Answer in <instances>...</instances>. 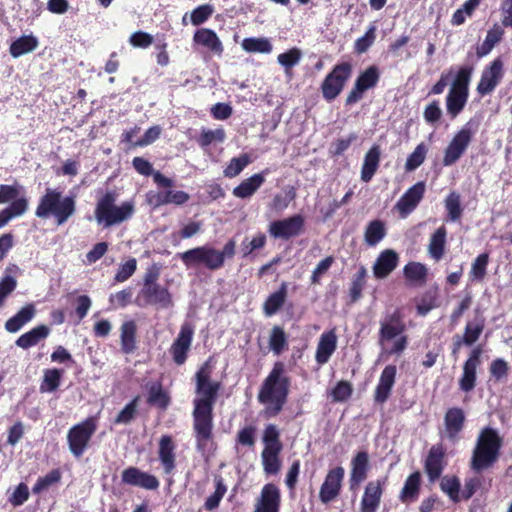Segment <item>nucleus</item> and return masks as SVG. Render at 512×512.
Here are the masks:
<instances>
[{"mask_svg": "<svg viewBox=\"0 0 512 512\" xmlns=\"http://www.w3.org/2000/svg\"><path fill=\"white\" fill-rule=\"evenodd\" d=\"M250 162V156L246 153L241 154L239 157H234L224 169V175L228 178H234L238 176Z\"/></svg>", "mask_w": 512, "mask_h": 512, "instance_id": "obj_51", "label": "nucleus"}, {"mask_svg": "<svg viewBox=\"0 0 512 512\" xmlns=\"http://www.w3.org/2000/svg\"><path fill=\"white\" fill-rule=\"evenodd\" d=\"M242 48L249 53H270L272 44L267 38H245L242 41Z\"/></svg>", "mask_w": 512, "mask_h": 512, "instance_id": "obj_48", "label": "nucleus"}, {"mask_svg": "<svg viewBox=\"0 0 512 512\" xmlns=\"http://www.w3.org/2000/svg\"><path fill=\"white\" fill-rule=\"evenodd\" d=\"M214 484H215V491L212 495H210L205 503L204 508L207 511L215 510L219 507L221 500L225 496L227 492V486L225 484V481L221 475H215L214 476Z\"/></svg>", "mask_w": 512, "mask_h": 512, "instance_id": "obj_42", "label": "nucleus"}, {"mask_svg": "<svg viewBox=\"0 0 512 512\" xmlns=\"http://www.w3.org/2000/svg\"><path fill=\"white\" fill-rule=\"evenodd\" d=\"M38 44V39L34 35H23L12 42L9 52L13 58H18L34 51L38 47Z\"/></svg>", "mask_w": 512, "mask_h": 512, "instance_id": "obj_38", "label": "nucleus"}, {"mask_svg": "<svg viewBox=\"0 0 512 512\" xmlns=\"http://www.w3.org/2000/svg\"><path fill=\"white\" fill-rule=\"evenodd\" d=\"M140 396H135L130 402H128L124 408L117 414L114 419L115 424L127 425L131 423L138 414V405Z\"/></svg>", "mask_w": 512, "mask_h": 512, "instance_id": "obj_46", "label": "nucleus"}, {"mask_svg": "<svg viewBox=\"0 0 512 512\" xmlns=\"http://www.w3.org/2000/svg\"><path fill=\"white\" fill-rule=\"evenodd\" d=\"M357 139L358 135L356 133H350L346 138H339L335 140L331 144L330 153L333 156L342 155Z\"/></svg>", "mask_w": 512, "mask_h": 512, "instance_id": "obj_61", "label": "nucleus"}, {"mask_svg": "<svg viewBox=\"0 0 512 512\" xmlns=\"http://www.w3.org/2000/svg\"><path fill=\"white\" fill-rule=\"evenodd\" d=\"M304 224V217L296 214L282 220L272 221L268 226V232L274 239L289 240L303 231Z\"/></svg>", "mask_w": 512, "mask_h": 512, "instance_id": "obj_14", "label": "nucleus"}, {"mask_svg": "<svg viewBox=\"0 0 512 512\" xmlns=\"http://www.w3.org/2000/svg\"><path fill=\"white\" fill-rule=\"evenodd\" d=\"M194 43L204 46L216 55L223 53V45L219 37L209 28L198 29L193 35Z\"/></svg>", "mask_w": 512, "mask_h": 512, "instance_id": "obj_31", "label": "nucleus"}, {"mask_svg": "<svg viewBox=\"0 0 512 512\" xmlns=\"http://www.w3.org/2000/svg\"><path fill=\"white\" fill-rule=\"evenodd\" d=\"M301 57V50L297 47H293L288 51L279 54L277 57V61L281 66L284 67L286 75H290L292 68L299 63Z\"/></svg>", "mask_w": 512, "mask_h": 512, "instance_id": "obj_47", "label": "nucleus"}, {"mask_svg": "<svg viewBox=\"0 0 512 512\" xmlns=\"http://www.w3.org/2000/svg\"><path fill=\"white\" fill-rule=\"evenodd\" d=\"M503 29L499 25H494L486 35L484 42L477 48L479 57L486 56L491 52L493 47L502 39Z\"/></svg>", "mask_w": 512, "mask_h": 512, "instance_id": "obj_44", "label": "nucleus"}, {"mask_svg": "<svg viewBox=\"0 0 512 512\" xmlns=\"http://www.w3.org/2000/svg\"><path fill=\"white\" fill-rule=\"evenodd\" d=\"M353 393V385L346 380L337 382L330 392L333 402H346Z\"/></svg>", "mask_w": 512, "mask_h": 512, "instance_id": "obj_55", "label": "nucleus"}, {"mask_svg": "<svg viewBox=\"0 0 512 512\" xmlns=\"http://www.w3.org/2000/svg\"><path fill=\"white\" fill-rule=\"evenodd\" d=\"M353 67L350 62H340L323 79L320 90L327 102L334 101L344 90L352 76Z\"/></svg>", "mask_w": 512, "mask_h": 512, "instance_id": "obj_9", "label": "nucleus"}, {"mask_svg": "<svg viewBox=\"0 0 512 512\" xmlns=\"http://www.w3.org/2000/svg\"><path fill=\"white\" fill-rule=\"evenodd\" d=\"M177 256L187 268L203 266L210 271H217L224 267L219 250L209 244L178 253Z\"/></svg>", "mask_w": 512, "mask_h": 512, "instance_id": "obj_8", "label": "nucleus"}, {"mask_svg": "<svg viewBox=\"0 0 512 512\" xmlns=\"http://www.w3.org/2000/svg\"><path fill=\"white\" fill-rule=\"evenodd\" d=\"M29 495L28 486L25 483H20L9 497V502L14 507L21 506L29 499Z\"/></svg>", "mask_w": 512, "mask_h": 512, "instance_id": "obj_64", "label": "nucleus"}, {"mask_svg": "<svg viewBox=\"0 0 512 512\" xmlns=\"http://www.w3.org/2000/svg\"><path fill=\"white\" fill-rule=\"evenodd\" d=\"M446 229L444 226L439 227L431 236L428 246V252L431 258L439 261L445 252Z\"/></svg>", "mask_w": 512, "mask_h": 512, "instance_id": "obj_40", "label": "nucleus"}, {"mask_svg": "<svg viewBox=\"0 0 512 512\" xmlns=\"http://www.w3.org/2000/svg\"><path fill=\"white\" fill-rule=\"evenodd\" d=\"M225 139V131L222 128L216 130L202 129L197 143L201 147H207L213 142H223Z\"/></svg>", "mask_w": 512, "mask_h": 512, "instance_id": "obj_59", "label": "nucleus"}, {"mask_svg": "<svg viewBox=\"0 0 512 512\" xmlns=\"http://www.w3.org/2000/svg\"><path fill=\"white\" fill-rule=\"evenodd\" d=\"M291 378L286 374L285 364L276 361L266 378L263 380L257 399L264 404L267 417L277 416L288 401Z\"/></svg>", "mask_w": 512, "mask_h": 512, "instance_id": "obj_2", "label": "nucleus"}, {"mask_svg": "<svg viewBox=\"0 0 512 512\" xmlns=\"http://www.w3.org/2000/svg\"><path fill=\"white\" fill-rule=\"evenodd\" d=\"M121 482L125 485L139 487L145 490H157L160 486L158 478L137 467L129 466L121 473Z\"/></svg>", "mask_w": 512, "mask_h": 512, "instance_id": "obj_18", "label": "nucleus"}, {"mask_svg": "<svg viewBox=\"0 0 512 512\" xmlns=\"http://www.w3.org/2000/svg\"><path fill=\"white\" fill-rule=\"evenodd\" d=\"M337 349V335L335 328L321 334L315 353L317 364H326Z\"/></svg>", "mask_w": 512, "mask_h": 512, "instance_id": "obj_24", "label": "nucleus"}, {"mask_svg": "<svg viewBox=\"0 0 512 512\" xmlns=\"http://www.w3.org/2000/svg\"><path fill=\"white\" fill-rule=\"evenodd\" d=\"M268 172V169H265L260 173L253 174L251 177L244 179L238 186L233 189V195L240 199H248L252 197L255 192L264 184L265 174Z\"/></svg>", "mask_w": 512, "mask_h": 512, "instance_id": "obj_28", "label": "nucleus"}, {"mask_svg": "<svg viewBox=\"0 0 512 512\" xmlns=\"http://www.w3.org/2000/svg\"><path fill=\"white\" fill-rule=\"evenodd\" d=\"M170 401V396L163 389L161 382H154L149 386L147 396V403L149 405L165 410L168 408Z\"/></svg>", "mask_w": 512, "mask_h": 512, "instance_id": "obj_39", "label": "nucleus"}, {"mask_svg": "<svg viewBox=\"0 0 512 512\" xmlns=\"http://www.w3.org/2000/svg\"><path fill=\"white\" fill-rule=\"evenodd\" d=\"M384 481L376 480L367 483L361 502V512H376L380 506Z\"/></svg>", "mask_w": 512, "mask_h": 512, "instance_id": "obj_21", "label": "nucleus"}, {"mask_svg": "<svg viewBox=\"0 0 512 512\" xmlns=\"http://www.w3.org/2000/svg\"><path fill=\"white\" fill-rule=\"evenodd\" d=\"M62 371L56 368L44 371L43 381L40 385V392H53L60 385Z\"/></svg>", "mask_w": 512, "mask_h": 512, "instance_id": "obj_49", "label": "nucleus"}, {"mask_svg": "<svg viewBox=\"0 0 512 512\" xmlns=\"http://www.w3.org/2000/svg\"><path fill=\"white\" fill-rule=\"evenodd\" d=\"M438 306V287L433 285L423 294L418 303V314L425 315Z\"/></svg>", "mask_w": 512, "mask_h": 512, "instance_id": "obj_50", "label": "nucleus"}, {"mask_svg": "<svg viewBox=\"0 0 512 512\" xmlns=\"http://www.w3.org/2000/svg\"><path fill=\"white\" fill-rule=\"evenodd\" d=\"M288 295V284L282 282L278 290L271 293L264 301L262 309L266 316L275 315L285 304Z\"/></svg>", "mask_w": 512, "mask_h": 512, "instance_id": "obj_33", "label": "nucleus"}, {"mask_svg": "<svg viewBox=\"0 0 512 512\" xmlns=\"http://www.w3.org/2000/svg\"><path fill=\"white\" fill-rule=\"evenodd\" d=\"M380 79L379 68L371 65L361 72L355 80L354 86L348 93L345 105L352 106L363 98L365 91L374 88Z\"/></svg>", "mask_w": 512, "mask_h": 512, "instance_id": "obj_12", "label": "nucleus"}, {"mask_svg": "<svg viewBox=\"0 0 512 512\" xmlns=\"http://www.w3.org/2000/svg\"><path fill=\"white\" fill-rule=\"evenodd\" d=\"M62 478V473L60 469H52L45 476L39 477L36 483L32 487V493L35 495L41 494L43 491L47 490L50 486L57 484L60 482Z\"/></svg>", "mask_w": 512, "mask_h": 512, "instance_id": "obj_45", "label": "nucleus"}, {"mask_svg": "<svg viewBox=\"0 0 512 512\" xmlns=\"http://www.w3.org/2000/svg\"><path fill=\"white\" fill-rule=\"evenodd\" d=\"M212 372V357H209L194 376L196 397L193 399L192 418L195 445L199 452L206 451L214 438L213 410L221 389V382L212 380Z\"/></svg>", "mask_w": 512, "mask_h": 512, "instance_id": "obj_1", "label": "nucleus"}, {"mask_svg": "<svg viewBox=\"0 0 512 512\" xmlns=\"http://www.w3.org/2000/svg\"><path fill=\"white\" fill-rule=\"evenodd\" d=\"M137 325L134 320L122 323L120 327L121 350L125 354H131L136 349Z\"/></svg>", "mask_w": 512, "mask_h": 512, "instance_id": "obj_36", "label": "nucleus"}, {"mask_svg": "<svg viewBox=\"0 0 512 512\" xmlns=\"http://www.w3.org/2000/svg\"><path fill=\"white\" fill-rule=\"evenodd\" d=\"M440 487L451 500L458 502L460 500V481L455 476H445L442 478Z\"/></svg>", "mask_w": 512, "mask_h": 512, "instance_id": "obj_54", "label": "nucleus"}, {"mask_svg": "<svg viewBox=\"0 0 512 512\" xmlns=\"http://www.w3.org/2000/svg\"><path fill=\"white\" fill-rule=\"evenodd\" d=\"M194 336V327L191 323L185 322L181 325L178 336L173 341L169 353L177 365H183L191 349Z\"/></svg>", "mask_w": 512, "mask_h": 512, "instance_id": "obj_15", "label": "nucleus"}, {"mask_svg": "<svg viewBox=\"0 0 512 512\" xmlns=\"http://www.w3.org/2000/svg\"><path fill=\"white\" fill-rule=\"evenodd\" d=\"M416 208V184L412 185L398 200L395 209L400 217H407Z\"/></svg>", "mask_w": 512, "mask_h": 512, "instance_id": "obj_43", "label": "nucleus"}, {"mask_svg": "<svg viewBox=\"0 0 512 512\" xmlns=\"http://www.w3.org/2000/svg\"><path fill=\"white\" fill-rule=\"evenodd\" d=\"M370 469L369 455L367 451H359L351 460L350 487L359 486L366 480Z\"/></svg>", "mask_w": 512, "mask_h": 512, "instance_id": "obj_26", "label": "nucleus"}, {"mask_svg": "<svg viewBox=\"0 0 512 512\" xmlns=\"http://www.w3.org/2000/svg\"><path fill=\"white\" fill-rule=\"evenodd\" d=\"M190 196L185 191H174V190H167L163 193H160L158 195V203L159 204H176V205H182L186 203L189 200Z\"/></svg>", "mask_w": 512, "mask_h": 512, "instance_id": "obj_57", "label": "nucleus"}, {"mask_svg": "<svg viewBox=\"0 0 512 512\" xmlns=\"http://www.w3.org/2000/svg\"><path fill=\"white\" fill-rule=\"evenodd\" d=\"M396 373L397 369L394 365H387L383 369L379 378V382L375 388V403L383 404L388 400L395 383Z\"/></svg>", "mask_w": 512, "mask_h": 512, "instance_id": "obj_22", "label": "nucleus"}, {"mask_svg": "<svg viewBox=\"0 0 512 512\" xmlns=\"http://www.w3.org/2000/svg\"><path fill=\"white\" fill-rule=\"evenodd\" d=\"M404 314L402 308L388 309L380 321L379 338L384 346L395 339L391 354H399L406 348L407 339L403 335L405 331Z\"/></svg>", "mask_w": 512, "mask_h": 512, "instance_id": "obj_5", "label": "nucleus"}, {"mask_svg": "<svg viewBox=\"0 0 512 512\" xmlns=\"http://www.w3.org/2000/svg\"><path fill=\"white\" fill-rule=\"evenodd\" d=\"M376 39V26L371 25L365 34L358 38L354 44V51L358 54L365 53Z\"/></svg>", "mask_w": 512, "mask_h": 512, "instance_id": "obj_60", "label": "nucleus"}, {"mask_svg": "<svg viewBox=\"0 0 512 512\" xmlns=\"http://www.w3.org/2000/svg\"><path fill=\"white\" fill-rule=\"evenodd\" d=\"M465 421V415L461 408H450L444 418V435L450 440H455L461 432Z\"/></svg>", "mask_w": 512, "mask_h": 512, "instance_id": "obj_29", "label": "nucleus"}, {"mask_svg": "<svg viewBox=\"0 0 512 512\" xmlns=\"http://www.w3.org/2000/svg\"><path fill=\"white\" fill-rule=\"evenodd\" d=\"M267 237L264 233L259 232L251 240L246 237L241 243V251L244 257L251 255L254 251L264 248Z\"/></svg>", "mask_w": 512, "mask_h": 512, "instance_id": "obj_52", "label": "nucleus"}, {"mask_svg": "<svg viewBox=\"0 0 512 512\" xmlns=\"http://www.w3.org/2000/svg\"><path fill=\"white\" fill-rule=\"evenodd\" d=\"M36 314L34 304H26L14 316L5 322V329L9 333L18 332L24 325L30 322Z\"/></svg>", "mask_w": 512, "mask_h": 512, "instance_id": "obj_34", "label": "nucleus"}, {"mask_svg": "<svg viewBox=\"0 0 512 512\" xmlns=\"http://www.w3.org/2000/svg\"><path fill=\"white\" fill-rule=\"evenodd\" d=\"M132 295V288L127 287L121 291L116 292L115 294H111L109 297V302L115 307L124 308L131 303Z\"/></svg>", "mask_w": 512, "mask_h": 512, "instance_id": "obj_62", "label": "nucleus"}, {"mask_svg": "<svg viewBox=\"0 0 512 512\" xmlns=\"http://www.w3.org/2000/svg\"><path fill=\"white\" fill-rule=\"evenodd\" d=\"M50 334V328L44 324L38 325L22 334L15 341L16 346L27 350L45 340Z\"/></svg>", "mask_w": 512, "mask_h": 512, "instance_id": "obj_32", "label": "nucleus"}, {"mask_svg": "<svg viewBox=\"0 0 512 512\" xmlns=\"http://www.w3.org/2000/svg\"><path fill=\"white\" fill-rule=\"evenodd\" d=\"M387 235L384 221L375 219L370 221L364 230V242L368 247L377 246Z\"/></svg>", "mask_w": 512, "mask_h": 512, "instance_id": "obj_35", "label": "nucleus"}, {"mask_svg": "<svg viewBox=\"0 0 512 512\" xmlns=\"http://www.w3.org/2000/svg\"><path fill=\"white\" fill-rule=\"evenodd\" d=\"M481 349L475 348L463 366V374L459 380V387L464 392H470L475 387L476 369L480 364Z\"/></svg>", "mask_w": 512, "mask_h": 512, "instance_id": "obj_23", "label": "nucleus"}, {"mask_svg": "<svg viewBox=\"0 0 512 512\" xmlns=\"http://www.w3.org/2000/svg\"><path fill=\"white\" fill-rule=\"evenodd\" d=\"M96 429L97 423L93 417H88L69 429L67 433V442L69 450L75 458L83 456L84 452L89 447Z\"/></svg>", "mask_w": 512, "mask_h": 512, "instance_id": "obj_10", "label": "nucleus"}, {"mask_svg": "<svg viewBox=\"0 0 512 512\" xmlns=\"http://www.w3.org/2000/svg\"><path fill=\"white\" fill-rule=\"evenodd\" d=\"M280 506V489L273 483H267L261 489L253 512H280Z\"/></svg>", "mask_w": 512, "mask_h": 512, "instance_id": "obj_19", "label": "nucleus"}, {"mask_svg": "<svg viewBox=\"0 0 512 512\" xmlns=\"http://www.w3.org/2000/svg\"><path fill=\"white\" fill-rule=\"evenodd\" d=\"M176 443L171 435H162L159 439L158 458L165 474H171L176 467Z\"/></svg>", "mask_w": 512, "mask_h": 512, "instance_id": "obj_20", "label": "nucleus"}, {"mask_svg": "<svg viewBox=\"0 0 512 512\" xmlns=\"http://www.w3.org/2000/svg\"><path fill=\"white\" fill-rule=\"evenodd\" d=\"M76 212V197L64 196L57 188H46L35 210L40 219L53 218L58 226L65 224Z\"/></svg>", "mask_w": 512, "mask_h": 512, "instance_id": "obj_3", "label": "nucleus"}, {"mask_svg": "<svg viewBox=\"0 0 512 512\" xmlns=\"http://www.w3.org/2000/svg\"><path fill=\"white\" fill-rule=\"evenodd\" d=\"M213 14V7L209 4L200 5L195 8L191 13V22L193 25L198 26L206 22Z\"/></svg>", "mask_w": 512, "mask_h": 512, "instance_id": "obj_63", "label": "nucleus"}, {"mask_svg": "<svg viewBox=\"0 0 512 512\" xmlns=\"http://www.w3.org/2000/svg\"><path fill=\"white\" fill-rule=\"evenodd\" d=\"M398 254L392 249L382 251L373 265L374 276L378 279L386 278L398 265Z\"/></svg>", "mask_w": 512, "mask_h": 512, "instance_id": "obj_27", "label": "nucleus"}, {"mask_svg": "<svg viewBox=\"0 0 512 512\" xmlns=\"http://www.w3.org/2000/svg\"><path fill=\"white\" fill-rule=\"evenodd\" d=\"M503 76V62L500 58H496L483 69L476 88L478 94L481 96L491 94L499 85Z\"/></svg>", "mask_w": 512, "mask_h": 512, "instance_id": "obj_16", "label": "nucleus"}, {"mask_svg": "<svg viewBox=\"0 0 512 512\" xmlns=\"http://www.w3.org/2000/svg\"><path fill=\"white\" fill-rule=\"evenodd\" d=\"M500 446L501 439L496 430L492 428L483 429L474 449L473 468L480 470L493 463L497 459Z\"/></svg>", "mask_w": 512, "mask_h": 512, "instance_id": "obj_6", "label": "nucleus"}, {"mask_svg": "<svg viewBox=\"0 0 512 512\" xmlns=\"http://www.w3.org/2000/svg\"><path fill=\"white\" fill-rule=\"evenodd\" d=\"M489 262V255L487 253L480 254L472 263L469 273L472 281H481L486 275L487 265Z\"/></svg>", "mask_w": 512, "mask_h": 512, "instance_id": "obj_53", "label": "nucleus"}, {"mask_svg": "<svg viewBox=\"0 0 512 512\" xmlns=\"http://www.w3.org/2000/svg\"><path fill=\"white\" fill-rule=\"evenodd\" d=\"M475 133L476 127L472 121L462 126L445 149L443 157V164L445 166H451L461 158L470 145Z\"/></svg>", "mask_w": 512, "mask_h": 512, "instance_id": "obj_11", "label": "nucleus"}, {"mask_svg": "<svg viewBox=\"0 0 512 512\" xmlns=\"http://www.w3.org/2000/svg\"><path fill=\"white\" fill-rule=\"evenodd\" d=\"M262 440L264 443L261 453L263 469L266 474L275 475L281 468L279 455L283 449L280 431L277 426L268 424L263 431Z\"/></svg>", "mask_w": 512, "mask_h": 512, "instance_id": "obj_7", "label": "nucleus"}, {"mask_svg": "<svg viewBox=\"0 0 512 512\" xmlns=\"http://www.w3.org/2000/svg\"><path fill=\"white\" fill-rule=\"evenodd\" d=\"M448 217L451 221H457L462 215V207L459 194L451 192L445 201Z\"/></svg>", "mask_w": 512, "mask_h": 512, "instance_id": "obj_58", "label": "nucleus"}, {"mask_svg": "<svg viewBox=\"0 0 512 512\" xmlns=\"http://www.w3.org/2000/svg\"><path fill=\"white\" fill-rule=\"evenodd\" d=\"M135 302L139 307L151 305L163 309H167L173 305L172 296L168 288L160 284L142 286Z\"/></svg>", "mask_w": 512, "mask_h": 512, "instance_id": "obj_13", "label": "nucleus"}, {"mask_svg": "<svg viewBox=\"0 0 512 512\" xmlns=\"http://www.w3.org/2000/svg\"><path fill=\"white\" fill-rule=\"evenodd\" d=\"M117 193L107 191L96 203L94 217L98 225L105 228L121 224L129 220L135 211L133 202L125 201L116 205Z\"/></svg>", "mask_w": 512, "mask_h": 512, "instance_id": "obj_4", "label": "nucleus"}, {"mask_svg": "<svg viewBox=\"0 0 512 512\" xmlns=\"http://www.w3.org/2000/svg\"><path fill=\"white\" fill-rule=\"evenodd\" d=\"M468 92L451 88L447 95V111L452 117H456L466 105Z\"/></svg>", "mask_w": 512, "mask_h": 512, "instance_id": "obj_41", "label": "nucleus"}, {"mask_svg": "<svg viewBox=\"0 0 512 512\" xmlns=\"http://www.w3.org/2000/svg\"><path fill=\"white\" fill-rule=\"evenodd\" d=\"M137 270V260L130 257L125 263H121L114 276L115 283L127 281Z\"/></svg>", "mask_w": 512, "mask_h": 512, "instance_id": "obj_56", "label": "nucleus"}, {"mask_svg": "<svg viewBox=\"0 0 512 512\" xmlns=\"http://www.w3.org/2000/svg\"><path fill=\"white\" fill-rule=\"evenodd\" d=\"M381 159V149L379 145H373L365 154L361 167L360 178L363 182L368 183L376 174Z\"/></svg>", "mask_w": 512, "mask_h": 512, "instance_id": "obj_30", "label": "nucleus"}, {"mask_svg": "<svg viewBox=\"0 0 512 512\" xmlns=\"http://www.w3.org/2000/svg\"><path fill=\"white\" fill-rule=\"evenodd\" d=\"M268 344L274 355H280L288 349V336L283 327L274 325L269 334Z\"/></svg>", "mask_w": 512, "mask_h": 512, "instance_id": "obj_37", "label": "nucleus"}, {"mask_svg": "<svg viewBox=\"0 0 512 512\" xmlns=\"http://www.w3.org/2000/svg\"><path fill=\"white\" fill-rule=\"evenodd\" d=\"M344 475L345 470L342 466L328 471L319 491V499L323 504L332 502L340 495Z\"/></svg>", "mask_w": 512, "mask_h": 512, "instance_id": "obj_17", "label": "nucleus"}, {"mask_svg": "<svg viewBox=\"0 0 512 512\" xmlns=\"http://www.w3.org/2000/svg\"><path fill=\"white\" fill-rule=\"evenodd\" d=\"M444 455L445 450L441 444L434 445L429 450L425 460V472L430 482L438 480L442 474L444 469Z\"/></svg>", "mask_w": 512, "mask_h": 512, "instance_id": "obj_25", "label": "nucleus"}]
</instances>
